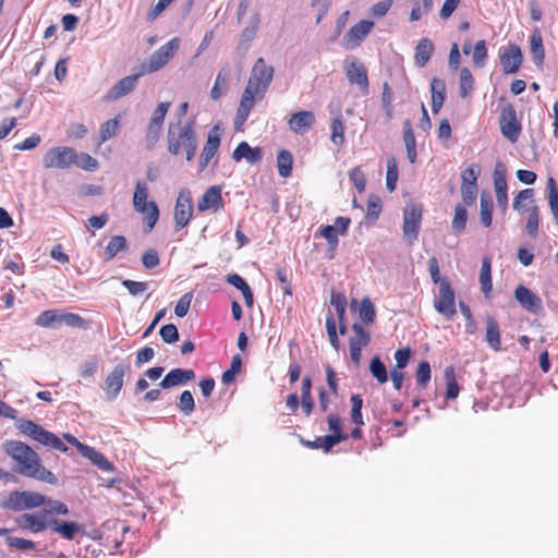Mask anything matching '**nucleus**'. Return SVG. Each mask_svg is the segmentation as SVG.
Returning <instances> with one entry per match:
<instances>
[{"mask_svg": "<svg viewBox=\"0 0 558 558\" xmlns=\"http://www.w3.org/2000/svg\"><path fill=\"white\" fill-rule=\"evenodd\" d=\"M330 304L335 306L338 320H342L347 311V298L343 293L335 290L330 293Z\"/></svg>", "mask_w": 558, "mask_h": 558, "instance_id": "obj_52", "label": "nucleus"}, {"mask_svg": "<svg viewBox=\"0 0 558 558\" xmlns=\"http://www.w3.org/2000/svg\"><path fill=\"white\" fill-rule=\"evenodd\" d=\"M49 511L23 513L16 519L19 529L40 533L49 526Z\"/></svg>", "mask_w": 558, "mask_h": 558, "instance_id": "obj_20", "label": "nucleus"}, {"mask_svg": "<svg viewBox=\"0 0 558 558\" xmlns=\"http://www.w3.org/2000/svg\"><path fill=\"white\" fill-rule=\"evenodd\" d=\"M319 235L327 240L329 245L332 247L337 246L338 244V231L337 229L331 225L323 226L319 231Z\"/></svg>", "mask_w": 558, "mask_h": 558, "instance_id": "obj_64", "label": "nucleus"}, {"mask_svg": "<svg viewBox=\"0 0 558 558\" xmlns=\"http://www.w3.org/2000/svg\"><path fill=\"white\" fill-rule=\"evenodd\" d=\"M160 337L167 343H174L179 339V331L175 325L167 324L160 328Z\"/></svg>", "mask_w": 558, "mask_h": 558, "instance_id": "obj_62", "label": "nucleus"}, {"mask_svg": "<svg viewBox=\"0 0 558 558\" xmlns=\"http://www.w3.org/2000/svg\"><path fill=\"white\" fill-rule=\"evenodd\" d=\"M474 89V76L466 66L462 68L459 73V94L461 98L469 97Z\"/></svg>", "mask_w": 558, "mask_h": 558, "instance_id": "obj_38", "label": "nucleus"}, {"mask_svg": "<svg viewBox=\"0 0 558 558\" xmlns=\"http://www.w3.org/2000/svg\"><path fill=\"white\" fill-rule=\"evenodd\" d=\"M223 208V199L221 196V187L219 185H213L205 191L203 196L197 203L198 211L203 213L208 209L215 211Z\"/></svg>", "mask_w": 558, "mask_h": 558, "instance_id": "obj_24", "label": "nucleus"}, {"mask_svg": "<svg viewBox=\"0 0 558 558\" xmlns=\"http://www.w3.org/2000/svg\"><path fill=\"white\" fill-rule=\"evenodd\" d=\"M351 401V420L355 425H363V416H362V407L363 399L360 395H352L350 398Z\"/></svg>", "mask_w": 558, "mask_h": 558, "instance_id": "obj_54", "label": "nucleus"}, {"mask_svg": "<svg viewBox=\"0 0 558 558\" xmlns=\"http://www.w3.org/2000/svg\"><path fill=\"white\" fill-rule=\"evenodd\" d=\"M430 365L427 361L420 362L417 369H416V383L421 388H426L427 384L430 380Z\"/></svg>", "mask_w": 558, "mask_h": 558, "instance_id": "obj_57", "label": "nucleus"}, {"mask_svg": "<svg viewBox=\"0 0 558 558\" xmlns=\"http://www.w3.org/2000/svg\"><path fill=\"white\" fill-rule=\"evenodd\" d=\"M180 412H182L185 415H190L195 410V401L194 397L189 390H184L180 397L179 402L177 404Z\"/></svg>", "mask_w": 558, "mask_h": 558, "instance_id": "obj_55", "label": "nucleus"}, {"mask_svg": "<svg viewBox=\"0 0 558 558\" xmlns=\"http://www.w3.org/2000/svg\"><path fill=\"white\" fill-rule=\"evenodd\" d=\"M162 126L163 125H161L159 123L149 121L147 129H146V134H145V142H146L147 149H153L155 147V145L157 144V142L160 138V135L162 132Z\"/></svg>", "mask_w": 558, "mask_h": 558, "instance_id": "obj_51", "label": "nucleus"}, {"mask_svg": "<svg viewBox=\"0 0 558 558\" xmlns=\"http://www.w3.org/2000/svg\"><path fill=\"white\" fill-rule=\"evenodd\" d=\"M488 59V50L484 39L475 43L472 50V60L475 68L482 69L486 65Z\"/></svg>", "mask_w": 558, "mask_h": 558, "instance_id": "obj_45", "label": "nucleus"}, {"mask_svg": "<svg viewBox=\"0 0 558 558\" xmlns=\"http://www.w3.org/2000/svg\"><path fill=\"white\" fill-rule=\"evenodd\" d=\"M73 165L86 171H95L98 169V161L90 155L84 153L80 155L76 153V160Z\"/></svg>", "mask_w": 558, "mask_h": 558, "instance_id": "obj_60", "label": "nucleus"}, {"mask_svg": "<svg viewBox=\"0 0 558 558\" xmlns=\"http://www.w3.org/2000/svg\"><path fill=\"white\" fill-rule=\"evenodd\" d=\"M445 380H446V398L447 399H456L459 395L460 388L457 383L453 366L450 365L445 368Z\"/></svg>", "mask_w": 558, "mask_h": 558, "instance_id": "obj_44", "label": "nucleus"}, {"mask_svg": "<svg viewBox=\"0 0 558 558\" xmlns=\"http://www.w3.org/2000/svg\"><path fill=\"white\" fill-rule=\"evenodd\" d=\"M486 323V333L485 341L494 351L501 350V338H500V329L499 325L493 316H487L485 319Z\"/></svg>", "mask_w": 558, "mask_h": 558, "instance_id": "obj_29", "label": "nucleus"}, {"mask_svg": "<svg viewBox=\"0 0 558 558\" xmlns=\"http://www.w3.org/2000/svg\"><path fill=\"white\" fill-rule=\"evenodd\" d=\"M374 23L368 20H361L354 24L349 32L344 35V45L347 49H354L361 45V43L372 32Z\"/></svg>", "mask_w": 558, "mask_h": 558, "instance_id": "obj_22", "label": "nucleus"}, {"mask_svg": "<svg viewBox=\"0 0 558 558\" xmlns=\"http://www.w3.org/2000/svg\"><path fill=\"white\" fill-rule=\"evenodd\" d=\"M328 428L331 432L328 436H340L343 437V441L349 438V434L342 430V421L336 414H329L327 417Z\"/></svg>", "mask_w": 558, "mask_h": 558, "instance_id": "obj_58", "label": "nucleus"}, {"mask_svg": "<svg viewBox=\"0 0 558 558\" xmlns=\"http://www.w3.org/2000/svg\"><path fill=\"white\" fill-rule=\"evenodd\" d=\"M434 49L435 48L430 39L422 38L415 47V64L420 68L425 66L429 61Z\"/></svg>", "mask_w": 558, "mask_h": 558, "instance_id": "obj_31", "label": "nucleus"}, {"mask_svg": "<svg viewBox=\"0 0 558 558\" xmlns=\"http://www.w3.org/2000/svg\"><path fill=\"white\" fill-rule=\"evenodd\" d=\"M46 504V497L39 493L23 490L12 492L2 502V507L13 510L22 511L26 509H34L41 507Z\"/></svg>", "mask_w": 558, "mask_h": 558, "instance_id": "obj_10", "label": "nucleus"}, {"mask_svg": "<svg viewBox=\"0 0 558 558\" xmlns=\"http://www.w3.org/2000/svg\"><path fill=\"white\" fill-rule=\"evenodd\" d=\"M428 270L432 281L438 284V294L434 300V307L440 315L451 319L457 314L454 290L448 278L440 277L439 264L435 256L428 259Z\"/></svg>", "mask_w": 558, "mask_h": 558, "instance_id": "obj_4", "label": "nucleus"}, {"mask_svg": "<svg viewBox=\"0 0 558 558\" xmlns=\"http://www.w3.org/2000/svg\"><path fill=\"white\" fill-rule=\"evenodd\" d=\"M500 64L505 74L517 73L523 62L521 48L515 44H509L502 47L499 52Z\"/></svg>", "mask_w": 558, "mask_h": 558, "instance_id": "obj_17", "label": "nucleus"}, {"mask_svg": "<svg viewBox=\"0 0 558 558\" xmlns=\"http://www.w3.org/2000/svg\"><path fill=\"white\" fill-rule=\"evenodd\" d=\"M274 77V68L266 64L264 58H258L252 68L247 85L241 96L236 110L234 126L242 130L255 102L262 100Z\"/></svg>", "mask_w": 558, "mask_h": 558, "instance_id": "obj_1", "label": "nucleus"}, {"mask_svg": "<svg viewBox=\"0 0 558 558\" xmlns=\"http://www.w3.org/2000/svg\"><path fill=\"white\" fill-rule=\"evenodd\" d=\"M76 160V150L68 146H57L48 149L43 157L45 169H68Z\"/></svg>", "mask_w": 558, "mask_h": 558, "instance_id": "obj_12", "label": "nucleus"}, {"mask_svg": "<svg viewBox=\"0 0 558 558\" xmlns=\"http://www.w3.org/2000/svg\"><path fill=\"white\" fill-rule=\"evenodd\" d=\"M399 177L398 161L396 157L391 156L387 159V173H386V186L389 192H393L397 186Z\"/></svg>", "mask_w": 558, "mask_h": 558, "instance_id": "obj_46", "label": "nucleus"}, {"mask_svg": "<svg viewBox=\"0 0 558 558\" xmlns=\"http://www.w3.org/2000/svg\"><path fill=\"white\" fill-rule=\"evenodd\" d=\"M344 74L351 84L359 85L364 94L368 93L369 82L367 76V69L361 61H347L344 65Z\"/></svg>", "mask_w": 558, "mask_h": 558, "instance_id": "obj_19", "label": "nucleus"}, {"mask_svg": "<svg viewBox=\"0 0 558 558\" xmlns=\"http://www.w3.org/2000/svg\"><path fill=\"white\" fill-rule=\"evenodd\" d=\"M349 178L360 193L365 191L366 178L360 167L353 168L349 173Z\"/></svg>", "mask_w": 558, "mask_h": 558, "instance_id": "obj_61", "label": "nucleus"}, {"mask_svg": "<svg viewBox=\"0 0 558 558\" xmlns=\"http://www.w3.org/2000/svg\"><path fill=\"white\" fill-rule=\"evenodd\" d=\"M193 216V202L189 191H181L174 206L175 230L185 228Z\"/></svg>", "mask_w": 558, "mask_h": 558, "instance_id": "obj_15", "label": "nucleus"}, {"mask_svg": "<svg viewBox=\"0 0 558 558\" xmlns=\"http://www.w3.org/2000/svg\"><path fill=\"white\" fill-rule=\"evenodd\" d=\"M500 131L511 143H515L521 133V124L517 119V112L512 105L505 107L500 114Z\"/></svg>", "mask_w": 558, "mask_h": 558, "instance_id": "obj_16", "label": "nucleus"}, {"mask_svg": "<svg viewBox=\"0 0 558 558\" xmlns=\"http://www.w3.org/2000/svg\"><path fill=\"white\" fill-rule=\"evenodd\" d=\"M326 330H327V336H328V339H329V342H330L331 347L336 351H339V349H340V340H339V337L337 335L336 318H335V316L331 313H329L326 316Z\"/></svg>", "mask_w": 558, "mask_h": 558, "instance_id": "obj_53", "label": "nucleus"}, {"mask_svg": "<svg viewBox=\"0 0 558 558\" xmlns=\"http://www.w3.org/2000/svg\"><path fill=\"white\" fill-rule=\"evenodd\" d=\"M523 202H527V220L525 231L532 238H536L539 225V211L534 199V190L524 189L520 191L513 198V209L523 214Z\"/></svg>", "mask_w": 558, "mask_h": 558, "instance_id": "obj_7", "label": "nucleus"}, {"mask_svg": "<svg viewBox=\"0 0 558 558\" xmlns=\"http://www.w3.org/2000/svg\"><path fill=\"white\" fill-rule=\"evenodd\" d=\"M227 282L242 292L246 306L252 307L254 303L253 292L248 283L238 274H230L226 278Z\"/></svg>", "mask_w": 558, "mask_h": 558, "instance_id": "obj_33", "label": "nucleus"}, {"mask_svg": "<svg viewBox=\"0 0 558 558\" xmlns=\"http://www.w3.org/2000/svg\"><path fill=\"white\" fill-rule=\"evenodd\" d=\"M4 452L14 461V471L25 477L51 485L58 484L57 476L46 469L39 454L27 444L20 440H5Z\"/></svg>", "mask_w": 558, "mask_h": 558, "instance_id": "obj_2", "label": "nucleus"}, {"mask_svg": "<svg viewBox=\"0 0 558 558\" xmlns=\"http://www.w3.org/2000/svg\"><path fill=\"white\" fill-rule=\"evenodd\" d=\"M423 207L418 204H408L403 210V235L413 242L417 239L421 228Z\"/></svg>", "mask_w": 558, "mask_h": 558, "instance_id": "obj_14", "label": "nucleus"}, {"mask_svg": "<svg viewBox=\"0 0 558 558\" xmlns=\"http://www.w3.org/2000/svg\"><path fill=\"white\" fill-rule=\"evenodd\" d=\"M128 248L126 239L123 235H114L110 239L105 248V258L110 260L117 256L118 253Z\"/></svg>", "mask_w": 558, "mask_h": 558, "instance_id": "obj_42", "label": "nucleus"}, {"mask_svg": "<svg viewBox=\"0 0 558 558\" xmlns=\"http://www.w3.org/2000/svg\"><path fill=\"white\" fill-rule=\"evenodd\" d=\"M432 89V110L438 113L445 101L446 85L440 78L434 77L430 83Z\"/></svg>", "mask_w": 558, "mask_h": 558, "instance_id": "obj_32", "label": "nucleus"}, {"mask_svg": "<svg viewBox=\"0 0 558 558\" xmlns=\"http://www.w3.org/2000/svg\"><path fill=\"white\" fill-rule=\"evenodd\" d=\"M49 527L54 533L60 534L63 538L69 541L74 539L81 530L76 522L60 521L57 519L49 521Z\"/></svg>", "mask_w": 558, "mask_h": 558, "instance_id": "obj_30", "label": "nucleus"}, {"mask_svg": "<svg viewBox=\"0 0 558 558\" xmlns=\"http://www.w3.org/2000/svg\"><path fill=\"white\" fill-rule=\"evenodd\" d=\"M195 121L193 119L185 123L179 120L168 125L167 144L168 151L173 156L185 154L187 161L193 160L197 149Z\"/></svg>", "mask_w": 558, "mask_h": 558, "instance_id": "obj_3", "label": "nucleus"}, {"mask_svg": "<svg viewBox=\"0 0 558 558\" xmlns=\"http://www.w3.org/2000/svg\"><path fill=\"white\" fill-rule=\"evenodd\" d=\"M492 214H493V199L489 194L482 193L481 194V222L485 227H490L492 225Z\"/></svg>", "mask_w": 558, "mask_h": 558, "instance_id": "obj_47", "label": "nucleus"}, {"mask_svg": "<svg viewBox=\"0 0 558 558\" xmlns=\"http://www.w3.org/2000/svg\"><path fill=\"white\" fill-rule=\"evenodd\" d=\"M530 48L536 64H542L545 58L543 37L541 31L535 28L530 37Z\"/></svg>", "mask_w": 558, "mask_h": 558, "instance_id": "obj_37", "label": "nucleus"}, {"mask_svg": "<svg viewBox=\"0 0 558 558\" xmlns=\"http://www.w3.org/2000/svg\"><path fill=\"white\" fill-rule=\"evenodd\" d=\"M120 120H121V114H118L113 119L107 120L106 122H104L100 125L99 144H102V143L109 141L110 138L114 137L118 134L119 129H120Z\"/></svg>", "mask_w": 558, "mask_h": 558, "instance_id": "obj_39", "label": "nucleus"}, {"mask_svg": "<svg viewBox=\"0 0 558 558\" xmlns=\"http://www.w3.org/2000/svg\"><path fill=\"white\" fill-rule=\"evenodd\" d=\"M192 298L191 293H185L179 299L174 307V314L178 317H184L189 313Z\"/></svg>", "mask_w": 558, "mask_h": 558, "instance_id": "obj_63", "label": "nucleus"}, {"mask_svg": "<svg viewBox=\"0 0 558 558\" xmlns=\"http://www.w3.org/2000/svg\"><path fill=\"white\" fill-rule=\"evenodd\" d=\"M480 172L481 169L475 163L469 166L461 172V196L464 205H472L476 201Z\"/></svg>", "mask_w": 558, "mask_h": 558, "instance_id": "obj_13", "label": "nucleus"}, {"mask_svg": "<svg viewBox=\"0 0 558 558\" xmlns=\"http://www.w3.org/2000/svg\"><path fill=\"white\" fill-rule=\"evenodd\" d=\"M141 71L136 74L128 75L120 81H118L112 88L109 90L107 97L109 99H119L131 93L137 84V81L141 76Z\"/></svg>", "mask_w": 558, "mask_h": 558, "instance_id": "obj_26", "label": "nucleus"}, {"mask_svg": "<svg viewBox=\"0 0 558 558\" xmlns=\"http://www.w3.org/2000/svg\"><path fill=\"white\" fill-rule=\"evenodd\" d=\"M343 441V437L340 436H320L317 437L315 440H306L303 441V444L311 449H323L325 452H328L331 450V448L338 444Z\"/></svg>", "mask_w": 558, "mask_h": 558, "instance_id": "obj_35", "label": "nucleus"}, {"mask_svg": "<svg viewBox=\"0 0 558 558\" xmlns=\"http://www.w3.org/2000/svg\"><path fill=\"white\" fill-rule=\"evenodd\" d=\"M331 135L330 141L337 145L342 146L344 144V125L340 117L333 118L330 123Z\"/></svg>", "mask_w": 558, "mask_h": 558, "instance_id": "obj_50", "label": "nucleus"}, {"mask_svg": "<svg viewBox=\"0 0 558 558\" xmlns=\"http://www.w3.org/2000/svg\"><path fill=\"white\" fill-rule=\"evenodd\" d=\"M514 298L521 307L529 313L537 314L543 310L542 299L523 284L515 288Z\"/></svg>", "mask_w": 558, "mask_h": 558, "instance_id": "obj_21", "label": "nucleus"}, {"mask_svg": "<svg viewBox=\"0 0 558 558\" xmlns=\"http://www.w3.org/2000/svg\"><path fill=\"white\" fill-rule=\"evenodd\" d=\"M148 187L143 181H137L133 194V206L136 211L145 215V219L149 229H153L159 218V209L157 204L151 201L147 202Z\"/></svg>", "mask_w": 558, "mask_h": 558, "instance_id": "obj_9", "label": "nucleus"}, {"mask_svg": "<svg viewBox=\"0 0 558 558\" xmlns=\"http://www.w3.org/2000/svg\"><path fill=\"white\" fill-rule=\"evenodd\" d=\"M131 365L128 362L117 364L105 377L102 391L108 401H113L120 395L124 377L130 373Z\"/></svg>", "mask_w": 558, "mask_h": 558, "instance_id": "obj_11", "label": "nucleus"}, {"mask_svg": "<svg viewBox=\"0 0 558 558\" xmlns=\"http://www.w3.org/2000/svg\"><path fill=\"white\" fill-rule=\"evenodd\" d=\"M195 378L193 369L173 368L159 383L162 389H169L179 385H183Z\"/></svg>", "mask_w": 558, "mask_h": 558, "instance_id": "obj_25", "label": "nucleus"}, {"mask_svg": "<svg viewBox=\"0 0 558 558\" xmlns=\"http://www.w3.org/2000/svg\"><path fill=\"white\" fill-rule=\"evenodd\" d=\"M293 156L287 149L279 150L277 155V168L281 178H289L292 173Z\"/></svg>", "mask_w": 558, "mask_h": 558, "instance_id": "obj_40", "label": "nucleus"}, {"mask_svg": "<svg viewBox=\"0 0 558 558\" xmlns=\"http://www.w3.org/2000/svg\"><path fill=\"white\" fill-rule=\"evenodd\" d=\"M481 289L486 298L490 295L493 290L492 282V262L489 257H484L482 260V267L480 272Z\"/></svg>", "mask_w": 558, "mask_h": 558, "instance_id": "obj_36", "label": "nucleus"}, {"mask_svg": "<svg viewBox=\"0 0 558 558\" xmlns=\"http://www.w3.org/2000/svg\"><path fill=\"white\" fill-rule=\"evenodd\" d=\"M219 145L220 136L211 130L199 156V166L202 169H205L208 166L209 161L216 155Z\"/></svg>", "mask_w": 558, "mask_h": 558, "instance_id": "obj_27", "label": "nucleus"}, {"mask_svg": "<svg viewBox=\"0 0 558 558\" xmlns=\"http://www.w3.org/2000/svg\"><path fill=\"white\" fill-rule=\"evenodd\" d=\"M315 123V114L311 110H302L291 114L288 120L289 129L295 134H303Z\"/></svg>", "mask_w": 558, "mask_h": 558, "instance_id": "obj_23", "label": "nucleus"}, {"mask_svg": "<svg viewBox=\"0 0 558 558\" xmlns=\"http://www.w3.org/2000/svg\"><path fill=\"white\" fill-rule=\"evenodd\" d=\"M85 458H88L96 466H98L101 471H112V464L108 461V459L95 448L88 446L85 448V453L82 454Z\"/></svg>", "mask_w": 558, "mask_h": 558, "instance_id": "obj_43", "label": "nucleus"}, {"mask_svg": "<svg viewBox=\"0 0 558 558\" xmlns=\"http://www.w3.org/2000/svg\"><path fill=\"white\" fill-rule=\"evenodd\" d=\"M19 432L44 446L51 447L61 452L68 451V446L53 433L46 430L43 426L31 420H20L16 425Z\"/></svg>", "mask_w": 558, "mask_h": 558, "instance_id": "obj_5", "label": "nucleus"}, {"mask_svg": "<svg viewBox=\"0 0 558 558\" xmlns=\"http://www.w3.org/2000/svg\"><path fill=\"white\" fill-rule=\"evenodd\" d=\"M433 5V0H422V5L420 1H414L413 8L410 12V21L415 22L421 20L424 13L432 11Z\"/></svg>", "mask_w": 558, "mask_h": 558, "instance_id": "obj_56", "label": "nucleus"}, {"mask_svg": "<svg viewBox=\"0 0 558 558\" xmlns=\"http://www.w3.org/2000/svg\"><path fill=\"white\" fill-rule=\"evenodd\" d=\"M180 43V38L174 37L154 51L149 59L141 64V74H149L162 69L177 54Z\"/></svg>", "mask_w": 558, "mask_h": 558, "instance_id": "obj_8", "label": "nucleus"}, {"mask_svg": "<svg viewBox=\"0 0 558 558\" xmlns=\"http://www.w3.org/2000/svg\"><path fill=\"white\" fill-rule=\"evenodd\" d=\"M468 221V211L465 209V206L462 204H457L454 207V216L451 222L452 229L457 233H461L466 226Z\"/></svg>", "mask_w": 558, "mask_h": 558, "instance_id": "obj_49", "label": "nucleus"}, {"mask_svg": "<svg viewBox=\"0 0 558 558\" xmlns=\"http://www.w3.org/2000/svg\"><path fill=\"white\" fill-rule=\"evenodd\" d=\"M403 142L407 150L408 158L411 163L416 160V141L410 120L403 122Z\"/></svg>", "mask_w": 558, "mask_h": 558, "instance_id": "obj_34", "label": "nucleus"}, {"mask_svg": "<svg viewBox=\"0 0 558 558\" xmlns=\"http://www.w3.org/2000/svg\"><path fill=\"white\" fill-rule=\"evenodd\" d=\"M369 372L379 384H385L388 380V372L386 365L383 363L379 356L372 359L369 363Z\"/></svg>", "mask_w": 558, "mask_h": 558, "instance_id": "obj_48", "label": "nucleus"}, {"mask_svg": "<svg viewBox=\"0 0 558 558\" xmlns=\"http://www.w3.org/2000/svg\"><path fill=\"white\" fill-rule=\"evenodd\" d=\"M375 317L376 312L374 304L369 299H363L360 307V318L366 324H372Z\"/></svg>", "mask_w": 558, "mask_h": 558, "instance_id": "obj_59", "label": "nucleus"}, {"mask_svg": "<svg viewBox=\"0 0 558 558\" xmlns=\"http://www.w3.org/2000/svg\"><path fill=\"white\" fill-rule=\"evenodd\" d=\"M35 324L43 328H50L61 324L80 329H87L89 327L88 322L80 315L58 310H47L41 312L36 317Z\"/></svg>", "mask_w": 558, "mask_h": 558, "instance_id": "obj_6", "label": "nucleus"}, {"mask_svg": "<svg viewBox=\"0 0 558 558\" xmlns=\"http://www.w3.org/2000/svg\"><path fill=\"white\" fill-rule=\"evenodd\" d=\"M494 185L497 204L502 211H506L508 209V193L505 175L495 177Z\"/></svg>", "mask_w": 558, "mask_h": 558, "instance_id": "obj_41", "label": "nucleus"}, {"mask_svg": "<svg viewBox=\"0 0 558 558\" xmlns=\"http://www.w3.org/2000/svg\"><path fill=\"white\" fill-rule=\"evenodd\" d=\"M353 336L349 339L350 357L355 365H359L362 357V349L371 341L369 332L360 324L352 325Z\"/></svg>", "mask_w": 558, "mask_h": 558, "instance_id": "obj_18", "label": "nucleus"}, {"mask_svg": "<svg viewBox=\"0 0 558 558\" xmlns=\"http://www.w3.org/2000/svg\"><path fill=\"white\" fill-rule=\"evenodd\" d=\"M232 158L235 161L246 159L248 163L253 165L262 159V149L259 147H251L246 142H241L232 153Z\"/></svg>", "mask_w": 558, "mask_h": 558, "instance_id": "obj_28", "label": "nucleus"}]
</instances>
